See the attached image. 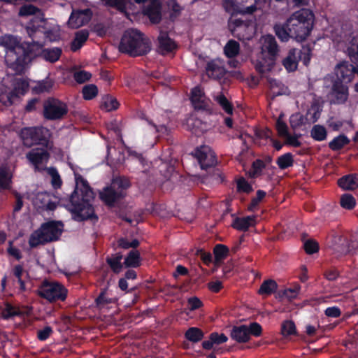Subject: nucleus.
Masks as SVG:
<instances>
[{
    "mask_svg": "<svg viewBox=\"0 0 358 358\" xmlns=\"http://www.w3.org/2000/svg\"><path fill=\"white\" fill-rule=\"evenodd\" d=\"M268 87L271 94L273 96L287 94L289 93L288 88L285 86L281 82L273 78H268Z\"/></svg>",
    "mask_w": 358,
    "mask_h": 358,
    "instance_id": "nucleus-28",
    "label": "nucleus"
},
{
    "mask_svg": "<svg viewBox=\"0 0 358 358\" xmlns=\"http://www.w3.org/2000/svg\"><path fill=\"white\" fill-rule=\"evenodd\" d=\"M348 97V88L346 84L336 81L329 94V99L331 103L340 104L345 103Z\"/></svg>",
    "mask_w": 358,
    "mask_h": 358,
    "instance_id": "nucleus-20",
    "label": "nucleus"
},
{
    "mask_svg": "<svg viewBox=\"0 0 358 358\" xmlns=\"http://www.w3.org/2000/svg\"><path fill=\"white\" fill-rule=\"evenodd\" d=\"M349 143V139L344 135H340L334 138L329 144L333 150H338Z\"/></svg>",
    "mask_w": 358,
    "mask_h": 358,
    "instance_id": "nucleus-46",
    "label": "nucleus"
},
{
    "mask_svg": "<svg viewBox=\"0 0 358 358\" xmlns=\"http://www.w3.org/2000/svg\"><path fill=\"white\" fill-rule=\"evenodd\" d=\"M0 45L6 48L5 56L8 66L17 73H22L35 55V46H40L39 41L20 43L17 37L11 35L0 36Z\"/></svg>",
    "mask_w": 358,
    "mask_h": 358,
    "instance_id": "nucleus-2",
    "label": "nucleus"
},
{
    "mask_svg": "<svg viewBox=\"0 0 358 358\" xmlns=\"http://www.w3.org/2000/svg\"><path fill=\"white\" fill-rule=\"evenodd\" d=\"M29 83L24 79H17L14 84V91L6 93L0 90V101L4 105L11 104L14 99L24 94L28 90Z\"/></svg>",
    "mask_w": 358,
    "mask_h": 358,
    "instance_id": "nucleus-14",
    "label": "nucleus"
},
{
    "mask_svg": "<svg viewBox=\"0 0 358 358\" xmlns=\"http://www.w3.org/2000/svg\"><path fill=\"white\" fill-rule=\"evenodd\" d=\"M208 76L213 78H218L224 73V70L218 60H214L208 64L206 68Z\"/></svg>",
    "mask_w": 358,
    "mask_h": 358,
    "instance_id": "nucleus-29",
    "label": "nucleus"
},
{
    "mask_svg": "<svg viewBox=\"0 0 358 358\" xmlns=\"http://www.w3.org/2000/svg\"><path fill=\"white\" fill-rule=\"evenodd\" d=\"M289 124L292 128L296 129L301 127L309 126L307 118L300 113L292 114L289 117Z\"/></svg>",
    "mask_w": 358,
    "mask_h": 358,
    "instance_id": "nucleus-34",
    "label": "nucleus"
},
{
    "mask_svg": "<svg viewBox=\"0 0 358 358\" xmlns=\"http://www.w3.org/2000/svg\"><path fill=\"white\" fill-rule=\"evenodd\" d=\"M27 157L36 169L41 170L48 162L49 155L44 148H36L29 151Z\"/></svg>",
    "mask_w": 358,
    "mask_h": 358,
    "instance_id": "nucleus-16",
    "label": "nucleus"
},
{
    "mask_svg": "<svg viewBox=\"0 0 358 358\" xmlns=\"http://www.w3.org/2000/svg\"><path fill=\"white\" fill-rule=\"evenodd\" d=\"M259 0H223L224 10L231 13L243 15H252L259 9Z\"/></svg>",
    "mask_w": 358,
    "mask_h": 358,
    "instance_id": "nucleus-8",
    "label": "nucleus"
},
{
    "mask_svg": "<svg viewBox=\"0 0 358 358\" xmlns=\"http://www.w3.org/2000/svg\"><path fill=\"white\" fill-rule=\"evenodd\" d=\"M259 51L254 65L256 70L262 73H267L273 69L279 53V47L275 37L271 34L264 35L259 40Z\"/></svg>",
    "mask_w": 358,
    "mask_h": 358,
    "instance_id": "nucleus-3",
    "label": "nucleus"
},
{
    "mask_svg": "<svg viewBox=\"0 0 358 358\" xmlns=\"http://www.w3.org/2000/svg\"><path fill=\"white\" fill-rule=\"evenodd\" d=\"M295 332V325L291 321H286L282 324V334L283 336H289Z\"/></svg>",
    "mask_w": 358,
    "mask_h": 358,
    "instance_id": "nucleus-58",
    "label": "nucleus"
},
{
    "mask_svg": "<svg viewBox=\"0 0 358 358\" xmlns=\"http://www.w3.org/2000/svg\"><path fill=\"white\" fill-rule=\"evenodd\" d=\"M357 244L350 243L347 238L339 236L335 239L334 250L339 254H348L354 250Z\"/></svg>",
    "mask_w": 358,
    "mask_h": 358,
    "instance_id": "nucleus-22",
    "label": "nucleus"
},
{
    "mask_svg": "<svg viewBox=\"0 0 358 358\" xmlns=\"http://www.w3.org/2000/svg\"><path fill=\"white\" fill-rule=\"evenodd\" d=\"M119 50L131 56L145 55L150 50V42L148 38L137 29L127 30L120 41Z\"/></svg>",
    "mask_w": 358,
    "mask_h": 358,
    "instance_id": "nucleus-4",
    "label": "nucleus"
},
{
    "mask_svg": "<svg viewBox=\"0 0 358 358\" xmlns=\"http://www.w3.org/2000/svg\"><path fill=\"white\" fill-rule=\"evenodd\" d=\"M274 30L277 36L282 41H287L289 38H291L290 31H289L287 26L285 27L280 24H276L274 27Z\"/></svg>",
    "mask_w": 358,
    "mask_h": 358,
    "instance_id": "nucleus-49",
    "label": "nucleus"
},
{
    "mask_svg": "<svg viewBox=\"0 0 358 358\" xmlns=\"http://www.w3.org/2000/svg\"><path fill=\"white\" fill-rule=\"evenodd\" d=\"M54 86V81L47 78L45 80L34 82L32 90L36 93H43L50 92Z\"/></svg>",
    "mask_w": 358,
    "mask_h": 358,
    "instance_id": "nucleus-31",
    "label": "nucleus"
},
{
    "mask_svg": "<svg viewBox=\"0 0 358 358\" xmlns=\"http://www.w3.org/2000/svg\"><path fill=\"white\" fill-rule=\"evenodd\" d=\"M310 59V52L308 48L303 50L292 49L289 51L287 57L283 59L282 64L287 71L296 70L299 60H301L304 65L307 66Z\"/></svg>",
    "mask_w": 358,
    "mask_h": 358,
    "instance_id": "nucleus-11",
    "label": "nucleus"
},
{
    "mask_svg": "<svg viewBox=\"0 0 358 358\" xmlns=\"http://www.w3.org/2000/svg\"><path fill=\"white\" fill-rule=\"evenodd\" d=\"M203 336L201 330L196 327H191L185 333L186 338L194 343L201 341Z\"/></svg>",
    "mask_w": 358,
    "mask_h": 358,
    "instance_id": "nucleus-45",
    "label": "nucleus"
},
{
    "mask_svg": "<svg viewBox=\"0 0 358 358\" xmlns=\"http://www.w3.org/2000/svg\"><path fill=\"white\" fill-rule=\"evenodd\" d=\"M98 93L97 87L94 85H89L83 87V94L85 99H92L96 96Z\"/></svg>",
    "mask_w": 358,
    "mask_h": 358,
    "instance_id": "nucleus-53",
    "label": "nucleus"
},
{
    "mask_svg": "<svg viewBox=\"0 0 358 358\" xmlns=\"http://www.w3.org/2000/svg\"><path fill=\"white\" fill-rule=\"evenodd\" d=\"M38 294L50 302L64 301L67 296V289L56 281H44L38 289Z\"/></svg>",
    "mask_w": 358,
    "mask_h": 358,
    "instance_id": "nucleus-9",
    "label": "nucleus"
},
{
    "mask_svg": "<svg viewBox=\"0 0 358 358\" xmlns=\"http://www.w3.org/2000/svg\"><path fill=\"white\" fill-rule=\"evenodd\" d=\"M126 267H138L141 264L139 253L136 250L131 251L124 259Z\"/></svg>",
    "mask_w": 358,
    "mask_h": 358,
    "instance_id": "nucleus-40",
    "label": "nucleus"
},
{
    "mask_svg": "<svg viewBox=\"0 0 358 358\" xmlns=\"http://www.w3.org/2000/svg\"><path fill=\"white\" fill-rule=\"evenodd\" d=\"M277 289V283L273 280H267L263 282L258 293L261 295H270Z\"/></svg>",
    "mask_w": 358,
    "mask_h": 358,
    "instance_id": "nucleus-36",
    "label": "nucleus"
},
{
    "mask_svg": "<svg viewBox=\"0 0 358 358\" xmlns=\"http://www.w3.org/2000/svg\"><path fill=\"white\" fill-rule=\"evenodd\" d=\"M106 4L123 13H127L132 5L131 0H106Z\"/></svg>",
    "mask_w": 358,
    "mask_h": 358,
    "instance_id": "nucleus-38",
    "label": "nucleus"
},
{
    "mask_svg": "<svg viewBox=\"0 0 358 358\" xmlns=\"http://www.w3.org/2000/svg\"><path fill=\"white\" fill-rule=\"evenodd\" d=\"M122 258V255L115 254V255H113L112 257L107 259V262L113 271L115 273L120 272L122 268V265L121 264Z\"/></svg>",
    "mask_w": 358,
    "mask_h": 358,
    "instance_id": "nucleus-44",
    "label": "nucleus"
},
{
    "mask_svg": "<svg viewBox=\"0 0 358 358\" xmlns=\"http://www.w3.org/2000/svg\"><path fill=\"white\" fill-rule=\"evenodd\" d=\"M62 54V50L59 48H47L41 52V57L49 62H57Z\"/></svg>",
    "mask_w": 358,
    "mask_h": 358,
    "instance_id": "nucleus-32",
    "label": "nucleus"
},
{
    "mask_svg": "<svg viewBox=\"0 0 358 358\" xmlns=\"http://www.w3.org/2000/svg\"><path fill=\"white\" fill-rule=\"evenodd\" d=\"M122 192H116L113 187H108L100 192L101 199L107 205H113L119 198L122 197Z\"/></svg>",
    "mask_w": 358,
    "mask_h": 358,
    "instance_id": "nucleus-23",
    "label": "nucleus"
},
{
    "mask_svg": "<svg viewBox=\"0 0 358 358\" xmlns=\"http://www.w3.org/2000/svg\"><path fill=\"white\" fill-rule=\"evenodd\" d=\"M299 135H289L287 134L286 136H285L283 138H285V143L293 146V147H299L301 145L300 141H299Z\"/></svg>",
    "mask_w": 358,
    "mask_h": 358,
    "instance_id": "nucleus-63",
    "label": "nucleus"
},
{
    "mask_svg": "<svg viewBox=\"0 0 358 358\" xmlns=\"http://www.w3.org/2000/svg\"><path fill=\"white\" fill-rule=\"evenodd\" d=\"M338 185L344 190H355L358 188V175L345 176L338 180Z\"/></svg>",
    "mask_w": 358,
    "mask_h": 358,
    "instance_id": "nucleus-25",
    "label": "nucleus"
},
{
    "mask_svg": "<svg viewBox=\"0 0 358 358\" xmlns=\"http://www.w3.org/2000/svg\"><path fill=\"white\" fill-rule=\"evenodd\" d=\"M283 115H280L278 119L276 121V129L278 131V135L280 137H284L286 136L287 132V126L285 122L282 120Z\"/></svg>",
    "mask_w": 358,
    "mask_h": 358,
    "instance_id": "nucleus-55",
    "label": "nucleus"
},
{
    "mask_svg": "<svg viewBox=\"0 0 358 358\" xmlns=\"http://www.w3.org/2000/svg\"><path fill=\"white\" fill-rule=\"evenodd\" d=\"M313 22V14L308 9H301L294 13L286 22L291 38L298 41L305 40L312 29Z\"/></svg>",
    "mask_w": 358,
    "mask_h": 358,
    "instance_id": "nucleus-5",
    "label": "nucleus"
},
{
    "mask_svg": "<svg viewBox=\"0 0 358 358\" xmlns=\"http://www.w3.org/2000/svg\"><path fill=\"white\" fill-rule=\"evenodd\" d=\"M12 178V171L10 167L0 168V188H7Z\"/></svg>",
    "mask_w": 358,
    "mask_h": 358,
    "instance_id": "nucleus-37",
    "label": "nucleus"
},
{
    "mask_svg": "<svg viewBox=\"0 0 358 358\" xmlns=\"http://www.w3.org/2000/svg\"><path fill=\"white\" fill-rule=\"evenodd\" d=\"M255 224V216H247L244 217H236L234 220L231 226L239 231H246L249 227Z\"/></svg>",
    "mask_w": 358,
    "mask_h": 358,
    "instance_id": "nucleus-27",
    "label": "nucleus"
},
{
    "mask_svg": "<svg viewBox=\"0 0 358 358\" xmlns=\"http://www.w3.org/2000/svg\"><path fill=\"white\" fill-rule=\"evenodd\" d=\"M92 75L90 72L85 71H80L76 72L74 74L75 80L79 83H83L87 80H89L91 78Z\"/></svg>",
    "mask_w": 358,
    "mask_h": 358,
    "instance_id": "nucleus-59",
    "label": "nucleus"
},
{
    "mask_svg": "<svg viewBox=\"0 0 358 358\" xmlns=\"http://www.w3.org/2000/svg\"><path fill=\"white\" fill-rule=\"evenodd\" d=\"M336 40L338 44L343 43L345 45L350 57L358 55V35H354L350 31L345 32Z\"/></svg>",
    "mask_w": 358,
    "mask_h": 358,
    "instance_id": "nucleus-17",
    "label": "nucleus"
},
{
    "mask_svg": "<svg viewBox=\"0 0 358 358\" xmlns=\"http://www.w3.org/2000/svg\"><path fill=\"white\" fill-rule=\"evenodd\" d=\"M300 288L301 287L299 285L295 284L285 289L283 294L287 299L289 300L296 299L299 294Z\"/></svg>",
    "mask_w": 358,
    "mask_h": 358,
    "instance_id": "nucleus-54",
    "label": "nucleus"
},
{
    "mask_svg": "<svg viewBox=\"0 0 358 358\" xmlns=\"http://www.w3.org/2000/svg\"><path fill=\"white\" fill-rule=\"evenodd\" d=\"M191 100L196 108H201L206 105V98L203 91L198 87L192 90Z\"/></svg>",
    "mask_w": 358,
    "mask_h": 358,
    "instance_id": "nucleus-30",
    "label": "nucleus"
},
{
    "mask_svg": "<svg viewBox=\"0 0 358 358\" xmlns=\"http://www.w3.org/2000/svg\"><path fill=\"white\" fill-rule=\"evenodd\" d=\"M159 50L162 54H167L176 48V45L167 35L166 33H161L158 38Z\"/></svg>",
    "mask_w": 358,
    "mask_h": 358,
    "instance_id": "nucleus-26",
    "label": "nucleus"
},
{
    "mask_svg": "<svg viewBox=\"0 0 358 358\" xmlns=\"http://www.w3.org/2000/svg\"><path fill=\"white\" fill-rule=\"evenodd\" d=\"M185 127L196 136L201 135L206 130V125L194 116H191L186 120Z\"/></svg>",
    "mask_w": 358,
    "mask_h": 358,
    "instance_id": "nucleus-24",
    "label": "nucleus"
},
{
    "mask_svg": "<svg viewBox=\"0 0 358 358\" xmlns=\"http://www.w3.org/2000/svg\"><path fill=\"white\" fill-rule=\"evenodd\" d=\"M310 136L316 141H324L327 137L325 127L319 124L315 125L311 129Z\"/></svg>",
    "mask_w": 358,
    "mask_h": 358,
    "instance_id": "nucleus-43",
    "label": "nucleus"
},
{
    "mask_svg": "<svg viewBox=\"0 0 358 358\" xmlns=\"http://www.w3.org/2000/svg\"><path fill=\"white\" fill-rule=\"evenodd\" d=\"M63 230V224L59 222H49L43 224L40 229L30 236L29 243L32 248L47 242L57 240Z\"/></svg>",
    "mask_w": 358,
    "mask_h": 358,
    "instance_id": "nucleus-7",
    "label": "nucleus"
},
{
    "mask_svg": "<svg viewBox=\"0 0 358 358\" xmlns=\"http://www.w3.org/2000/svg\"><path fill=\"white\" fill-rule=\"evenodd\" d=\"M215 261L219 263L224 259L228 254V248L224 245H217L214 248Z\"/></svg>",
    "mask_w": 358,
    "mask_h": 358,
    "instance_id": "nucleus-48",
    "label": "nucleus"
},
{
    "mask_svg": "<svg viewBox=\"0 0 358 358\" xmlns=\"http://www.w3.org/2000/svg\"><path fill=\"white\" fill-rule=\"evenodd\" d=\"M341 205L345 209H352L356 205L354 196L349 194H345L341 197Z\"/></svg>",
    "mask_w": 358,
    "mask_h": 358,
    "instance_id": "nucleus-50",
    "label": "nucleus"
},
{
    "mask_svg": "<svg viewBox=\"0 0 358 358\" xmlns=\"http://www.w3.org/2000/svg\"><path fill=\"white\" fill-rule=\"evenodd\" d=\"M19 15L22 17H27L29 15H36L33 17L30 22L35 17H41V10L33 5H24L19 10Z\"/></svg>",
    "mask_w": 358,
    "mask_h": 358,
    "instance_id": "nucleus-39",
    "label": "nucleus"
},
{
    "mask_svg": "<svg viewBox=\"0 0 358 358\" xmlns=\"http://www.w3.org/2000/svg\"><path fill=\"white\" fill-rule=\"evenodd\" d=\"M215 100L227 114L232 113L233 107L224 96L222 94L217 95L215 96Z\"/></svg>",
    "mask_w": 358,
    "mask_h": 358,
    "instance_id": "nucleus-52",
    "label": "nucleus"
},
{
    "mask_svg": "<svg viewBox=\"0 0 358 358\" xmlns=\"http://www.w3.org/2000/svg\"><path fill=\"white\" fill-rule=\"evenodd\" d=\"M237 188L239 192L245 193H249L252 190L251 185L244 178H239L237 180Z\"/></svg>",
    "mask_w": 358,
    "mask_h": 358,
    "instance_id": "nucleus-61",
    "label": "nucleus"
},
{
    "mask_svg": "<svg viewBox=\"0 0 358 358\" xmlns=\"http://www.w3.org/2000/svg\"><path fill=\"white\" fill-rule=\"evenodd\" d=\"M303 246L306 252L308 254H313L318 250L317 243L313 240H308L305 241Z\"/></svg>",
    "mask_w": 358,
    "mask_h": 358,
    "instance_id": "nucleus-62",
    "label": "nucleus"
},
{
    "mask_svg": "<svg viewBox=\"0 0 358 358\" xmlns=\"http://www.w3.org/2000/svg\"><path fill=\"white\" fill-rule=\"evenodd\" d=\"M119 103L117 99L113 96H105L103 99L101 107L107 111L115 110L118 108Z\"/></svg>",
    "mask_w": 358,
    "mask_h": 358,
    "instance_id": "nucleus-47",
    "label": "nucleus"
},
{
    "mask_svg": "<svg viewBox=\"0 0 358 358\" xmlns=\"http://www.w3.org/2000/svg\"><path fill=\"white\" fill-rule=\"evenodd\" d=\"M73 171L76 188L71 196V207L70 210L77 220L92 218L94 215L92 201L94 198V192L89 186L87 181L81 176L80 168L69 164Z\"/></svg>",
    "mask_w": 358,
    "mask_h": 358,
    "instance_id": "nucleus-1",
    "label": "nucleus"
},
{
    "mask_svg": "<svg viewBox=\"0 0 358 358\" xmlns=\"http://www.w3.org/2000/svg\"><path fill=\"white\" fill-rule=\"evenodd\" d=\"M229 27L232 32L240 39L249 40L255 34V27L239 20H231Z\"/></svg>",
    "mask_w": 358,
    "mask_h": 358,
    "instance_id": "nucleus-15",
    "label": "nucleus"
},
{
    "mask_svg": "<svg viewBox=\"0 0 358 358\" xmlns=\"http://www.w3.org/2000/svg\"><path fill=\"white\" fill-rule=\"evenodd\" d=\"M278 165L282 169H287L293 164L292 155L290 153H286L280 157H278L277 161Z\"/></svg>",
    "mask_w": 358,
    "mask_h": 358,
    "instance_id": "nucleus-51",
    "label": "nucleus"
},
{
    "mask_svg": "<svg viewBox=\"0 0 358 358\" xmlns=\"http://www.w3.org/2000/svg\"><path fill=\"white\" fill-rule=\"evenodd\" d=\"M261 332V326L257 323H252L250 326L235 327L231 331V336L237 342L245 343L249 340L250 335L258 336Z\"/></svg>",
    "mask_w": 358,
    "mask_h": 358,
    "instance_id": "nucleus-12",
    "label": "nucleus"
},
{
    "mask_svg": "<svg viewBox=\"0 0 358 358\" xmlns=\"http://www.w3.org/2000/svg\"><path fill=\"white\" fill-rule=\"evenodd\" d=\"M320 116V108L317 104H313L308 110L306 117L309 125L315 122Z\"/></svg>",
    "mask_w": 358,
    "mask_h": 358,
    "instance_id": "nucleus-41",
    "label": "nucleus"
},
{
    "mask_svg": "<svg viewBox=\"0 0 358 358\" xmlns=\"http://www.w3.org/2000/svg\"><path fill=\"white\" fill-rule=\"evenodd\" d=\"M18 314V310L16 309L15 307L10 306V304H6L5 306V308L2 310V316L6 319L17 315Z\"/></svg>",
    "mask_w": 358,
    "mask_h": 358,
    "instance_id": "nucleus-60",
    "label": "nucleus"
},
{
    "mask_svg": "<svg viewBox=\"0 0 358 358\" xmlns=\"http://www.w3.org/2000/svg\"><path fill=\"white\" fill-rule=\"evenodd\" d=\"M26 30L30 38L34 41H39L41 45L35 46V50L39 49L42 45V42L38 39L41 35H43L45 40L48 41L53 42L59 39L60 29L57 24L55 23L48 22L43 17H35L29 22L27 27Z\"/></svg>",
    "mask_w": 358,
    "mask_h": 358,
    "instance_id": "nucleus-6",
    "label": "nucleus"
},
{
    "mask_svg": "<svg viewBox=\"0 0 358 358\" xmlns=\"http://www.w3.org/2000/svg\"><path fill=\"white\" fill-rule=\"evenodd\" d=\"M138 3H145L143 13L153 23H157L161 19L160 3L157 0H135Z\"/></svg>",
    "mask_w": 358,
    "mask_h": 358,
    "instance_id": "nucleus-19",
    "label": "nucleus"
},
{
    "mask_svg": "<svg viewBox=\"0 0 358 358\" xmlns=\"http://www.w3.org/2000/svg\"><path fill=\"white\" fill-rule=\"evenodd\" d=\"M138 244L139 243L137 240H134L131 242H129L124 238H121L118 241V245L124 249H128L129 248H136Z\"/></svg>",
    "mask_w": 358,
    "mask_h": 358,
    "instance_id": "nucleus-64",
    "label": "nucleus"
},
{
    "mask_svg": "<svg viewBox=\"0 0 358 358\" xmlns=\"http://www.w3.org/2000/svg\"><path fill=\"white\" fill-rule=\"evenodd\" d=\"M240 52V45L238 42L234 40H229L224 48V55L228 58L236 57Z\"/></svg>",
    "mask_w": 358,
    "mask_h": 358,
    "instance_id": "nucleus-33",
    "label": "nucleus"
},
{
    "mask_svg": "<svg viewBox=\"0 0 358 358\" xmlns=\"http://www.w3.org/2000/svg\"><path fill=\"white\" fill-rule=\"evenodd\" d=\"M47 172L51 176L52 185L55 188L59 187L62 184V181L57 170L53 168H48L47 169Z\"/></svg>",
    "mask_w": 358,
    "mask_h": 358,
    "instance_id": "nucleus-56",
    "label": "nucleus"
},
{
    "mask_svg": "<svg viewBox=\"0 0 358 358\" xmlns=\"http://www.w3.org/2000/svg\"><path fill=\"white\" fill-rule=\"evenodd\" d=\"M43 113L46 119L57 120L67 113V108L64 103L58 99H49L44 103Z\"/></svg>",
    "mask_w": 358,
    "mask_h": 358,
    "instance_id": "nucleus-13",
    "label": "nucleus"
},
{
    "mask_svg": "<svg viewBox=\"0 0 358 358\" xmlns=\"http://www.w3.org/2000/svg\"><path fill=\"white\" fill-rule=\"evenodd\" d=\"M49 201V195L46 193H38L36 195V199L34 201L35 205L38 207H45L48 206V201Z\"/></svg>",
    "mask_w": 358,
    "mask_h": 358,
    "instance_id": "nucleus-57",
    "label": "nucleus"
},
{
    "mask_svg": "<svg viewBox=\"0 0 358 358\" xmlns=\"http://www.w3.org/2000/svg\"><path fill=\"white\" fill-rule=\"evenodd\" d=\"M90 10H73L68 21V24L73 29H77L87 24L91 19Z\"/></svg>",
    "mask_w": 358,
    "mask_h": 358,
    "instance_id": "nucleus-21",
    "label": "nucleus"
},
{
    "mask_svg": "<svg viewBox=\"0 0 358 358\" xmlns=\"http://www.w3.org/2000/svg\"><path fill=\"white\" fill-rule=\"evenodd\" d=\"M20 135L24 145L30 147L35 143L48 141L50 133L45 127H28L22 129Z\"/></svg>",
    "mask_w": 358,
    "mask_h": 358,
    "instance_id": "nucleus-10",
    "label": "nucleus"
},
{
    "mask_svg": "<svg viewBox=\"0 0 358 358\" xmlns=\"http://www.w3.org/2000/svg\"><path fill=\"white\" fill-rule=\"evenodd\" d=\"M195 155L203 169L212 166L215 164V154L209 146H201L197 148Z\"/></svg>",
    "mask_w": 358,
    "mask_h": 358,
    "instance_id": "nucleus-18",
    "label": "nucleus"
},
{
    "mask_svg": "<svg viewBox=\"0 0 358 358\" xmlns=\"http://www.w3.org/2000/svg\"><path fill=\"white\" fill-rule=\"evenodd\" d=\"M115 299L108 297L107 291L101 292L96 300V306L100 309L108 308L109 304L115 303Z\"/></svg>",
    "mask_w": 358,
    "mask_h": 358,
    "instance_id": "nucleus-42",
    "label": "nucleus"
},
{
    "mask_svg": "<svg viewBox=\"0 0 358 358\" xmlns=\"http://www.w3.org/2000/svg\"><path fill=\"white\" fill-rule=\"evenodd\" d=\"M88 38V32L85 30L78 31L76 34V37L71 43V50L76 51L80 49Z\"/></svg>",
    "mask_w": 358,
    "mask_h": 358,
    "instance_id": "nucleus-35",
    "label": "nucleus"
}]
</instances>
